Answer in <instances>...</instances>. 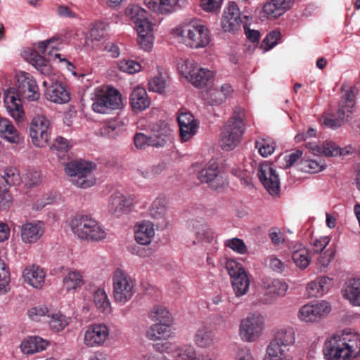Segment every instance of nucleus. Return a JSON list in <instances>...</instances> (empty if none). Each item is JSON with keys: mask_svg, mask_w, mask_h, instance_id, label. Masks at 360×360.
Wrapping results in <instances>:
<instances>
[{"mask_svg": "<svg viewBox=\"0 0 360 360\" xmlns=\"http://www.w3.org/2000/svg\"><path fill=\"white\" fill-rule=\"evenodd\" d=\"M15 87H9L4 91V100L8 114L20 122L24 117L22 100L37 101L40 94L37 82L30 73L20 71L15 74Z\"/></svg>", "mask_w": 360, "mask_h": 360, "instance_id": "nucleus-1", "label": "nucleus"}, {"mask_svg": "<svg viewBox=\"0 0 360 360\" xmlns=\"http://www.w3.org/2000/svg\"><path fill=\"white\" fill-rule=\"evenodd\" d=\"M323 354L326 360H347L360 354V338L356 333H342L328 337Z\"/></svg>", "mask_w": 360, "mask_h": 360, "instance_id": "nucleus-2", "label": "nucleus"}, {"mask_svg": "<svg viewBox=\"0 0 360 360\" xmlns=\"http://www.w3.org/2000/svg\"><path fill=\"white\" fill-rule=\"evenodd\" d=\"M174 34L191 48H203L210 43L208 29L198 20L180 25L174 30Z\"/></svg>", "mask_w": 360, "mask_h": 360, "instance_id": "nucleus-3", "label": "nucleus"}, {"mask_svg": "<svg viewBox=\"0 0 360 360\" xmlns=\"http://www.w3.org/2000/svg\"><path fill=\"white\" fill-rule=\"evenodd\" d=\"M244 110L239 107L236 108L233 116L226 122L221 138V147L223 150H233L239 143L244 133Z\"/></svg>", "mask_w": 360, "mask_h": 360, "instance_id": "nucleus-4", "label": "nucleus"}, {"mask_svg": "<svg viewBox=\"0 0 360 360\" xmlns=\"http://www.w3.org/2000/svg\"><path fill=\"white\" fill-rule=\"evenodd\" d=\"M295 342V331L291 327L279 329L273 340L266 348L264 360H291V356L287 354L282 348L292 346Z\"/></svg>", "mask_w": 360, "mask_h": 360, "instance_id": "nucleus-5", "label": "nucleus"}, {"mask_svg": "<svg viewBox=\"0 0 360 360\" xmlns=\"http://www.w3.org/2000/svg\"><path fill=\"white\" fill-rule=\"evenodd\" d=\"M70 227L79 238L86 240H101L106 237L105 230L98 222L87 215H77L72 219Z\"/></svg>", "mask_w": 360, "mask_h": 360, "instance_id": "nucleus-6", "label": "nucleus"}, {"mask_svg": "<svg viewBox=\"0 0 360 360\" xmlns=\"http://www.w3.org/2000/svg\"><path fill=\"white\" fill-rule=\"evenodd\" d=\"M112 294L115 301L125 304L135 293V281L124 269L116 268L112 276Z\"/></svg>", "mask_w": 360, "mask_h": 360, "instance_id": "nucleus-7", "label": "nucleus"}, {"mask_svg": "<svg viewBox=\"0 0 360 360\" xmlns=\"http://www.w3.org/2000/svg\"><path fill=\"white\" fill-rule=\"evenodd\" d=\"M65 164V171L70 177L72 184L81 188L93 186L96 179L91 172L94 168L93 163L84 161H72Z\"/></svg>", "mask_w": 360, "mask_h": 360, "instance_id": "nucleus-8", "label": "nucleus"}, {"mask_svg": "<svg viewBox=\"0 0 360 360\" xmlns=\"http://www.w3.org/2000/svg\"><path fill=\"white\" fill-rule=\"evenodd\" d=\"M178 68L181 74L197 88H203L213 80V72L207 68H199L193 60H182L178 63Z\"/></svg>", "mask_w": 360, "mask_h": 360, "instance_id": "nucleus-9", "label": "nucleus"}, {"mask_svg": "<svg viewBox=\"0 0 360 360\" xmlns=\"http://www.w3.org/2000/svg\"><path fill=\"white\" fill-rule=\"evenodd\" d=\"M122 105L120 92L112 87H98L94 90L92 109L98 113H107L109 110L119 109Z\"/></svg>", "mask_w": 360, "mask_h": 360, "instance_id": "nucleus-10", "label": "nucleus"}, {"mask_svg": "<svg viewBox=\"0 0 360 360\" xmlns=\"http://www.w3.org/2000/svg\"><path fill=\"white\" fill-rule=\"evenodd\" d=\"M264 317L259 312H251L240 321L238 335L245 342H253L262 335Z\"/></svg>", "mask_w": 360, "mask_h": 360, "instance_id": "nucleus-11", "label": "nucleus"}, {"mask_svg": "<svg viewBox=\"0 0 360 360\" xmlns=\"http://www.w3.org/2000/svg\"><path fill=\"white\" fill-rule=\"evenodd\" d=\"M226 268L231 279L233 292L237 297L248 293L250 286V280L243 265L235 261L229 260Z\"/></svg>", "mask_w": 360, "mask_h": 360, "instance_id": "nucleus-12", "label": "nucleus"}, {"mask_svg": "<svg viewBox=\"0 0 360 360\" xmlns=\"http://www.w3.org/2000/svg\"><path fill=\"white\" fill-rule=\"evenodd\" d=\"M193 168L198 172V179L203 183H207L212 189L219 191L226 184V180L221 174L219 165L216 160H211L203 168L201 165L195 164Z\"/></svg>", "mask_w": 360, "mask_h": 360, "instance_id": "nucleus-13", "label": "nucleus"}, {"mask_svg": "<svg viewBox=\"0 0 360 360\" xmlns=\"http://www.w3.org/2000/svg\"><path fill=\"white\" fill-rule=\"evenodd\" d=\"M354 105V93L353 90L347 91L340 101L338 110V117H326L323 124L324 126L333 129L341 127L345 117H349L353 112Z\"/></svg>", "mask_w": 360, "mask_h": 360, "instance_id": "nucleus-14", "label": "nucleus"}, {"mask_svg": "<svg viewBox=\"0 0 360 360\" xmlns=\"http://www.w3.org/2000/svg\"><path fill=\"white\" fill-rule=\"evenodd\" d=\"M50 134V121L43 115L35 116L30 127V135L32 143L37 147H45L49 141Z\"/></svg>", "mask_w": 360, "mask_h": 360, "instance_id": "nucleus-15", "label": "nucleus"}, {"mask_svg": "<svg viewBox=\"0 0 360 360\" xmlns=\"http://www.w3.org/2000/svg\"><path fill=\"white\" fill-rule=\"evenodd\" d=\"M330 310V304L326 301L321 300L301 307L298 312V317L302 321L307 323L316 322L326 317Z\"/></svg>", "mask_w": 360, "mask_h": 360, "instance_id": "nucleus-16", "label": "nucleus"}, {"mask_svg": "<svg viewBox=\"0 0 360 360\" xmlns=\"http://www.w3.org/2000/svg\"><path fill=\"white\" fill-rule=\"evenodd\" d=\"M134 200L130 195H124L120 192L113 193L107 204L108 214L112 218H120L127 214L133 205Z\"/></svg>", "mask_w": 360, "mask_h": 360, "instance_id": "nucleus-17", "label": "nucleus"}, {"mask_svg": "<svg viewBox=\"0 0 360 360\" xmlns=\"http://www.w3.org/2000/svg\"><path fill=\"white\" fill-rule=\"evenodd\" d=\"M257 176L264 187L271 195H276L280 193L278 174L271 164H261L258 169Z\"/></svg>", "mask_w": 360, "mask_h": 360, "instance_id": "nucleus-18", "label": "nucleus"}, {"mask_svg": "<svg viewBox=\"0 0 360 360\" xmlns=\"http://www.w3.org/2000/svg\"><path fill=\"white\" fill-rule=\"evenodd\" d=\"M242 24L241 14L237 4L235 2H230L222 15V30L226 32L235 33L240 28Z\"/></svg>", "mask_w": 360, "mask_h": 360, "instance_id": "nucleus-19", "label": "nucleus"}, {"mask_svg": "<svg viewBox=\"0 0 360 360\" xmlns=\"http://www.w3.org/2000/svg\"><path fill=\"white\" fill-rule=\"evenodd\" d=\"M109 335V329L106 325L92 324L84 333V343L90 347H101L108 339Z\"/></svg>", "mask_w": 360, "mask_h": 360, "instance_id": "nucleus-20", "label": "nucleus"}, {"mask_svg": "<svg viewBox=\"0 0 360 360\" xmlns=\"http://www.w3.org/2000/svg\"><path fill=\"white\" fill-rule=\"evenodd\" d=\"M44 231L45 224L43 221H26L20 226L21 240L25 244L35 243L42 237Z\"/></svg>", "mask_w": 360, "mask_h": 360, "instance_id": "nucleus-21", "label": "nucleus"}, {"mask_svg": "<svg viewBox=\"0 0 360 360\" xmlns=\"http://www.w3.org/2000/svg\"><path fill=\"white\" fill-rule=\"evenodd\" d=\"M180 136L183 141L191 139L197 132L198 122L189 112H181L177 117Z\"/></svg>", "mask_w": 360, "mask_h": 360, "instance_id": "nucleus-22", "label": "nucleus"}, {"mask_svg": "<svg viewBox=\"0 0 360 360\" xmlns=\"http://www.w3.org/2000/svg\"><path fill=\"white\" fill-rule=\"evenodd\" d=\"M306 147L314 155L317 156L335 157L338 155H345L348 151H345L339 148L332 141H326L322 145H317L316 143L309 142Z\"/></svg>", "mask_w": 360, "mask_h": 360, "instance_id": "nucleus-23", "label": "nucleus"}, {"mask_svg": "<svg viewBox=\"0 0 360 360\" xmlns=\"http://www.w3.org/2000/svg\"><path fill=\"white\" fill-rule=\"evenodd\" d=\"M150 10L162 14L169 13L176 8L184 6L186 0H143Z\"/></svg>", "mask_w": 360, "mask_h": 360, "instance_id": "nucleus-24", "label": "nucleus"}, {"mask_svg": "<svg viewBox=\"0 0 360 360\" xmlns=\"http://www.w3.org/2000/svg\"><path fill=\"white\" fill-rule=\"evenodd\" d=\"M25 282L32 287L40 289L44 284L46 272L38 265L27 266L23 271Z\"/></svg>", "mask_w": 360, "mask_h": 360, "instance_id": "nucleus-25", "label": "nucleus"}, {"mask_svg": "<svg viewBox=\"0 0 360 360\" xmlns=\"http://www.w3.org/2000/svg\"><path fill=\"white\" fill-rule=\"evenodd\" d=\"M154 236V225L151 221H142L135 226L134 238L139 244L149 245Z\"/></svg>", "mask_w": 360, "mask_h": 360, "instance_id": "nucleus-26", "label": "nucleus"}, {"mask_svg": "<svg viewBox=\"0 0 360 360\" xmlns=\"http://www.w3.org/2000/svg\"><path fill=\"white\" fill-rule=\"evenodd\" d=\"M45 96L51 102L63 104L68 103L70 96L63 83L60 82H53L46 88Z\"/></svg>", "mask_w": 360, "mask_h": 360, "instance_id": "nucleus-27", "label": "nucleus"}, {"mask_svg": "<svg viewBox=\"0 0 360 360\" xmlns=\"http://www.w3.org/2000/svg\"><path fill=\"white\" fill-rule=\"evenodd\" d=\"M126 14L135 25L136 30L139 26L143 28L153 25L148 19V12L139 5L129 6L126 9Z\"/></svg>", "mask_w": 360, "mask_h": 360, "instance_id": "nucleus-28", "label": "nucleus"}, {"mask_svg": "<svg viewBox=\"0 0 360 360\" xmlns=\"http://www.w3.org/2000/svg\"><path fill=\"white\" fill-rule=\"evenodd\" d=\"M262 288L267 295L284 297L289 286L282 279L268 278L263 280Z\"/></svg>", "mask_w": 360, "mask_h": 360, "instance_id": "nucleus-29", "label": "nucleus"}, {"mask_svg": "<svg viewBox=\"0 0 360 360\" xmlns=\"http://www.w3.org/2000/svg\"><path fill=\"white\" fill-rule=\"evenodd\" d=\"M333 285V280L328 276H320L310 282L307 286L308 295L311 297L323 296Z\"/></svg>", "mask_w": 360, "mask_h": 360, "instance_id": "nucleus-30", "label": "nucleus"}, {"mask_svg": "<svg viewBox=\"0 0 360 360\" xmlns=\"http://www.w3.org/2000/svg\"><path fill=\"white\" fill-rule=\"evenodd\" d=\"M295 0H271L264 6V12L269 18H276L288 10Z\"/></svg>", "mask_w": 360, "mask_h": 360, "instance_id": "nucleus-31", "label": "nucleus"}, {"mask_svg": "<svg viewBox=\"0 0 360 360\" xmlns=\"http://www.w3.org/2000/svg\"><path fill=\"white\" fill-rule=\"evenodd\" d=\"M343 297L354 306H360V278L347 281L342 290Z\"/></svg>", "mask_w": 360, "mask_h": 360, "instance_id": "nucleus-32", "label": "nucleus"}, {"mask_svg": "<svg viewBox=\"0 0 360 360\" xmlns=\"http://www.w3.org/2000/svg\"><path fill=\"white\" fill-rule=\"evenodd\" d=\"M48 342L39 337L32 336L25 339L20 345L21 351L25 354H32L44 350Z\"/></svg>", "mask_w": 360, "mask_h": 360, "instance_id": "nucleus-33", "label": "nucleus"}, {"mask_svg": "<svg viewBox=\"0 0 360 360\" xmlns=\"http://www.w3.org/2000/svg\"><path fill=\"white\" fill-rule=\"evenodd\" d=\"M130 104L134 110H143L150 105L147 92L144 88L136 87L130 94Z\"/></svg>", "mask_w": 360, "mask_h": 360, "instance_id": "nucleus-34", "label": "nucleus"}, {"mask_svg": "<svg viewBox=\"0 0 360 360\" xmlns=\"http://www.w3.org/2000/svg\"><path fill=\"white\" fill-rule=\"evenodd\" d=\"M172 130L167 123L158 124L153 127L152 136L155 141L153 147H163L169 139Z\"/></svg>", "mask_w": 360, "mask_h": 360, "instance_id": "nucleus-35", "label": "nucleus"}, {"mask_svg": "<svg viewBox=\"0 0 360 360\" xmlns=\"http://www.w3.org/2000/svg\"><path fill=\"white\" fill-rule=\"evenodd\" d=\"M0 136L12 143H19L20 137L11 122L0 115Z\"/></svg>", "mask_w": 360, "mask_h": 360, "instance_id": "nucleus-36", "label": "nucleus"}, {"mask_svg": "<svg viewBox=\"0 0 360 360\" xmlns=\"http://www.w3.org/2000/svg\"><path fill=\"white\" fill-rule=\"evenodd\" d=\"M172 323H156L150 326L146 332V336L152 341L166 338L170 335V327Z\"/></svg>", "mask_w": 360, "mask_h": 360, "instance_id": "nucleus-37", "label": "nucleus"}, {"mask_svg": "<svg viewBox=\"0 0 360 360\" xmlns=\"http://www.w3.org/2000/svg\"><path fill=\"white\" fill-rule=\"evenodd\" d=\"M214 335L212 330L205 325L198 328L194 335V342L200 347L207 348L214 345Z\"/></svg>", "mask_w": 360, "mask_h": 360, "instance_id": "nucleus-38", "label": "nucleus"}, {"mask_svg": "<svg viewBox=\"0 0 360 360\" xmlns=\"http://www.w3.org/2000/svg\"><path fill=\"white\" fill-rule=\"evenodd\" d=\"M291 257L295 264L301 269H306L311 262L308 250L302 244L294 245Z\"/></svg>", "mask_w": 360, "mask_h": 360, "instance_id": "nucleus-39", "label": "nucleus"}, {"mask_svg": "<svg viewBox=\"0 0 360 360\" xmlns=\"http://www.w3.org/2000/svg\"><path fill=\"white\" fill-rule=\"evenodd\" d=\"M153 25H150L149 27H143L136 30L138 37L137 42L140 46L141 49L145 51H150L153 45Z\"/></svg>", "mask_w": 360, "mask_h": 360, "instance_id": "nucleus-40", "label": "nucleus"}, {"mask_svg": "<svg viewBox=\"0 0 360 360\" xmlns=\"http://www.w3.org/2000/svg\"><path fill=\"white\" fill-rule=\"evenodd\" d=\"M55 40L54 38L49 39L45 41H42L38 43V49L42 52V53H46V51L48 49H51L49 51V59H59L60 62H65L67 65V68L69 70H72L75 68L74 65L72 63L68 60L65 58H62V56L60 53H58L54 46H51V43Z\"/></svg>", "mask_w": 360, "mask_h": 360, "instance_id": "nucleus-41", "label": "nucleus"}, {"mask_svg": "<svg viewBox=\"0 0 360 360\" xmlns=\"http://www.w3.org/2000/svg\"><path fill=\"white\" fill-rule=\"evenodd\" d=\"M94 304L97 310L104 314L112 311L111 303L104 289H98L94 293Z\"/></svg>", "mask_w": 360, "mask_h": 360, "instance_id": "nucleus-42", "label": "nucleus"}, {"mask_svg": "<svg viewBox=\"0 0 360 360\" xmlns=\"http://www.w3.org/2000/svg\"><path fill=\"white\" fill-rule=\"evenodd\" d=\"M20 181L19 172L15 167H6L3 170V174H0V184L6 187L18 185Z\"/></svg>", "mask_w": 360, "mask_h": 360, "instance_id": "nucleus-43", "label": "nucleus"}, {"mask_svg": "<svg viewBox=\"0 0 360 360\" xmlns=\"http://www.w3.org/2000/svg\"><path fill=\"white\" fill-rule=\"evenodd\" d=\"M167 200L165 197H158L152 203L148 214L153 219H163L167 213Z\"/></svg>", "mask_w": 360, "mask_h": 360, "instance_id": "nucleus-44", "label": "nucleus"}, {"mask_svg": "<svg viewBox=\"0 0 360 360\" xmlns=\"http://www.w3.org/2000/svg\"><path fill=\"white\" fill-rule=\"evenodd\" d=\"M189 228L195 233L197 238L202 241H210L214 238L212 231L197 220L189 221Z\"/></svg>", "mask_w": 360, "mask_h": 360, "instance_id": "nucleus-45", "label": "nucleus"}, {"mask_svg": "<svg viewBox=\"0 0 360 360\" xmlns=\"http://www.w3.org/2000/svg\"><path fill=\"white\" fill-rule=\"evenodd\" d=\"M83 283L82 275L76 270L69 271L63 278V286L68 291L80 288Z\"/></svg>", "mask_w": 360, "mask_h": 360, "instance_id": "nucleus-46", "label": "nucleus"}, {"mask_svg": "<svg viewBox=\"0 0 360 360\" xmlns=\"http://www.w3.org/2000/svg\"><path fill=\"white\" fill-rule=\"evenodd\" d=\"M149 318L153 321L160 323H172L170 312L163 306L155 305L148 313Z\"/></svg>", "mask_w": 360, "mask_h": 360, "instance_id": "nucleus-47", "label": "nucleus"}, {"mask_svg": "<svg viewBox=\"0 0 360 360\" xmlns=\"http://www.w3.org/2000/svg\"><path fill=\"white\" fill-rule=\"evenodd\" d=\"M30 63L41 74L49 75L51 72L47 60L42 56L32 51L29 58Z\"/></svg>", "mask_w": 360, "mask_h": 360, "instance_id": "nucleus-48", "label": "nucleus"}, {"mask_svg": "<svg viewBox=\"0 0 360 360\" xmlns=\"http://www.w3.org/2000/svg\"><path fill=\"white\" fill-rule=\"evenodd\" d=\"M255 148L262 157L266 158L274 152L276 143L269 137L261 138L255 141Z\"/></svg>", "mask_w": 360, "mask_h": 360, "instance_id": "nucleus-49", "label": "nucleus"}, {"mask_svg": "<svg viewBox=\"0 0 360 360\" xmlns=\"http://www.w3.org/2000/svg\"><path fill=\"white\" fill-rule=\"evenodd\" d=\"M49 324L50 328L56 332L63 330L70 322V318L61 313L50 314Z\"/></svg>", "mask_w": 360, "mask_h": 360, "instance_id": "nucleus-50", "label": "nucleus"}, {"mask_svg": "<svg viewBox=\"0 0 360 360\" xmlns=\"http://www.w3.org/2000/svg\"><path fill=\"white\" fill-rule=\"evenodd\" d=\"M299 165L301 171L311 174L320 172L326 167L325 162L311 159L302 160Z\"/></svg>", "mask_w": 360, "mask_h": 360, "instance_id": "nucleus-51", "label": "nucleus"}, {"mask_svg": "<svg viewBox=\"0 0 360 360\" xmlns=\"http://www.w3.org/2000/svg\"><path fill=\"white\" fill-rule=\"evenodd\" d=\"M70 147L71 146L69 144L68 140L63 137L58 136L56 139L51 148L56 150L57 155L60 160H65L66 157H68V152Z\"/></svg>", "mask_w": 360, "mask_h": 360, "instance_id": "nucleus-52", "label": "nucleus"}, {"mask_svg": "<svg viewBox=\"0 0 360 360\" xmlns=\"http://www.w3.org/2000/svg\"><path fill=\"white\" fill-rule=\"evenodd\" d=\"M167 168L165 162H159L148 168L138 169L139 174L145 179H153L161 174Z\"/></svg>", "mask_w": 360, "mask_h": 360, "instance_id": "nucleus-53", "label": "nucleus"}, {"mask_svg": "<svg viewBox=\"0 0 360 360\" xmlns=\"http://www.w3.org/2000/svg\"><path fill=\"white\" fill-rule=\"evenodd\" d=\"M118 69L128 74H134L141 70V65L132 60H122L117 63Z\"/></svg>", "mask_w": 360, "mask_h": 360, "instance_id": "nucleus-54", "label": "nucleus"}, {"mask_svg": "<svg viewBox=\"0 0 360 360\" xmlns=\"http://www.w3.org/2000/svg\"><path fill=\"white\" fill-rule=\"evenodd\" d=\"M264 261L265 264L276 273L282 274L285 269L284 262L274 255L267 257Z\"/></svg>", "mask_w": 360, "mask_h": 360, "instance_id": "nucleus-55", "label": "nucleus"}, {"mask_svg": "<svg viewBox=\"0 0 360 360\" xmlns=\"http://www.w3.org/2000/svg\"><path fill=\"white\" fill-rule=\"evenodd\" d=\"M10 281V273L3 260L0 259V294L7 292V285Z\"/></svg>", "mask_w": 360, "mask_h": 360, "instance_id": "nucleus-56", "label": "nucleus"}, {"mask_svg": "<svg viewBox=\"0 0 360 360\" xmlns=\"http://www.w3.org/2000/svg\"><path fill=\"white\" fill-rule=\"evenodd\" d=\"M225 246L231 248L239 254H245L247 252V247L243 240L238 238H233L225 241Z\"/></svg>", "mask_w": 360, "mask_h": 360, "instance_id": "nucleus-57", "label": "nucleus"}, {"mask_svg": "<svg viewBox=\"0 0 360 360\" xmlns=\"http://www.w3.org/2000/svg\"><path fill=\"white\" fill-rule=\"evenodd\" d=\"M154 141L152 135L147 136L143 133H137L134 138V145L138 149H145L146 146H153Z\"/></svg>", "mask_w": 360, "mask_h": 360, "instance_id": "nucleus-58", "label": "nucleus"}, {"mask_svg": "<svg viewBox=\"0 0 360 360\" xmlns=\"http://www.w3.org/2000/svg\"><path fill=\"white\" fill-rule=\"evenodd\" d=\"M166 87V82L162 76H155L148 82L149 90L153 92L162 93Z\"/></svg>", "mask_w": 360, "mask_h": 360, "instance_id": "nucleus-59", "label": "nucleus"}, {"mask_svg": "<svg viewBox=\"0 0 360 360\" xmlns=\"http://www.w3.org/2000/svg\"><path fill=\"white\" fill-rule=\"evenodd\" d=\"M101 131L104 136L110 139H115L119 135L120 127L116 122H110L108 124L103 126Z\"/></svg>", "mask_w": 360, "mask_h": 360, "instance_id": "nucleus-60", "label": "nucleus"}, {"mask_svg": "<svg viewBox=\"0 0 360 360\" xmlns=\"http://www.w3.org/2000/svg\"><path fill=\"white\" fill-rule=\"evenodd\" d=\"M28 315L31 319L38 321L41 316H50V313L46 307L39 306L31 308L28 311Z\"/></svg>", "mask_w": 360, "mask_h": 360, "instance_id": "nucleus-61", "label": "nucleus"}, {"mask_svg": "<svg viewBox=\"0 0 360 360\" xmlns=\"http://www.w3.org/2000/svg\"><path fill=\"white\" fill-rule=\"evenodd\" d=\"M12 197L9 188L0 184V209L8 207L11 202Z\"/></svg>", "mask_w": 360, "mask_h": 360, "instance_id": "nucleus-62", "label": "nucleus"}, {"mask_svg": "<svg viewBox=\"0 0 360 360\" xmlns=\"http://www.w3.org/2000/svg\"><path fill=\"white\" fill-rule=\"evenodd\" d=\"M281 36L278 31H273L269 32L263 40V44L266 46L265 51H269L277 44V41Z\"/></svg>", "mask_w": 360, "mask_h": 360, "instance_id": "nucleus-63", "label": "nucleus"}, {"mask_svg": "<svg viewBox=\"0 0 360 360\" xmlns=\"http://www.w3.org/2000/svg\"><path fill=\"white\" fill-rule=\"evenodd\" d=\"M140 360H171L161 352H147L141 355Z\"/></svg>", "mask_w": 360, "mask_h": 360, "instance_id": "nucleus-64", "label": "nucleus"}]
</instances>
